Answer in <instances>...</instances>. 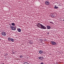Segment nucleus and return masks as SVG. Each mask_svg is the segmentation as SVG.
Segmentation results:
<instances>
[{
	"label": "nucleus",
	"instance_id": "8",
	"mask_svg": "<svg viewBox=\"0 0 64 64\" xmlns=\"http://www.w3.org/2000/svg\"><path fill=\"white\" fill-rule=\"evenodd\" d=\"M47 27L48 29H50V28H51V27H50V26H47Z\"/></svg>",
	"mask_w": 64,
	"mask_h": 64
},
{
	"label": "nucleus",
	"instance_id": "4",
	"mask_svg": "<svg viewBox=\"0 0 64 64\" xmlns=\"http://www.w3.org/2000/svg\"><path fill=\"white\" fill-rule=\"evenodd\" d=\"M50 43L53 45H56V43L55 42L52 41Z\"/></svg>",
	"mask_w": 64,
	"mask_h": 64
},
{
	"label": "nucleus",
	"instance_id": "21",
	"mask_svg": "<svg viewBox=\"0 0 64 64\" xmlns=\"http://www.w3.org/2000/svg\"><path fill=\"white\" fill-rule=\"evenodd\" d=\"M47 34H49V32H48Z\"/></svg>",
	"mask_w": 64,
	"mask_h": 64
},
{
	"label": "nucleus",
	"instance_id": "2",
	"mask_svg": "<svg viewBox=\"0 0 64 64\" xmlns=\"http://www.w3.org/2000/svg\"><path fill=\"white\" fill-rule=\"evenodd\" d=\"M50 16L53 18V17L55 18V17H56V14H50Z\"/></svg>",
	"mask_w": 64,
	"mask_h": 64
},
{
	"label": "nucleus",
	"instance_id": "20",
	"mask_svg": "<svg viewBox=\"0 0 64 64\" xmlns=\"http://www.w3.org/2000/svg\"><path fill=\"white\" fill-rule=\"evenodd\" d=\"M40 64H44L43 63V62H42Z\"/></svg>",
	"mask_w": 64,
	"mask_h": 64
},
{
	"label": "nucleus",
	"instance_id": "13",
	"mask_svg": "<svg viewBox=\"0 0 64 64\" xmlns=\"http://www.w3.org/2000/svg\"><path fill=\"white\" fill-rule=\"evenodd\" d=\"M58 7H57L56 6H55V7H54L55 9H58Z\"/></svg>",
	"mask_w": 64,
	"mask_h": 64
},
{
	"label": "nucleus",
	"instance_id": "15",
	"mask_svg": "<svg viewBox=\"0 0 64 64\" xmlns=\"http://www.w3.org/2000/svg\"><path fill=\"white\" fill-rule=\"evenodd\" d=\"M8 55V54H5V56H7Z\"/></svg>",
	"mask_w": 64,
	"mask_h": 64
},
{
	"label": "nucleus",
	"instance_id": "16",
	"mask_svg": "<svg viewBox=\"0 0 64 64\" xmlns=\"http://www.w3.org/2000/svg\"><path fill=\"white\" fill-rule=\"evenodd\" d=\"M42 57H39L38 58H39V59H41V58H42Z\"/></svg>",
	"mask_w": 64,
	"mask_h": 64
},
{
	"label": "nucleus",
	"instance_id": "17",
	"mask_svg": "<svg viewBox=\"0 0 64 64\" xmlns=\"http://www.w3.org/2000/svg\"><path fill=\"white\" fill-rule=\"evenodd\" d=\"M20 58H22L23 57V56H22H22H20Z\"/></svg>",
	"mask_w": 64,
	"mask_h": 64
},
{
	"label": "nucleus",
	"instance_id": "19",
	"mask_svg": "<svg viewBox=\"0 0 64 64\" xmlns=\"http://www.w3.org/2000/svg\"><path fill=\"white\" fill-rule=\"evenodd\" d=\"M50 22V23H51L52 24L53 23V22Z\"/></svg>",
	"mask_w": 64,
	"mask_h": 64
},
{
	"label": "nucleus",
	"instance_id": "10",
	"mask_svg": "<svg viewBox=\"0 0 64 64\" xmlns=\"http://www.w3.org/2000/svg\"><path fill=\"white\" fill-rule=\"evenodd\" d=\"M11 40L12 42H14V40L12 38H11Z\"/></svg>",
	"mask_w": 64,
	"mask_h": 64
},
{
	"label": "nucleus",
	"instance_id": "3",
	"mask_svg": "<svg viewBox=\"0 0 64 64\" xmlns=\"http://www.w3.org/2000/svg\"><path fill=\"white\" fill-rule=\"evenodd\" d=\"M10 28L12 30H16V27H15V26H11Z\"/></svg>",
	"mask_w": 64,
	"mask_h": 64
},
{
	"label": "nucleus",
	"instance_id": "6",
	"mask_svg": "<svg viewBox=\"0 0 64 64\" xmlns=\"http://www.w3.org/2000/svg\"><path fill=\"white\" fill-rule=\"evenodd\" d=\"M45 3L46 5H50V3H49V1H46L45 2Z\"/></svg>",
	"mask_w": 64,
	"mask_h": 64
},
{
	"label": "nucleus",
	"instance_id": "9",
	"mask_svg": "<svg viewBox=\"0 0 64 64\" xmlns=\"http://www.w3.org/2000/svg\"><path fill=\"white\" fill-rule=\"evenodd\" d=\"M39 53H40V54H42V53H43V51H40L39 52Z\"/></svg>",
	"mask_w": 64,
	"mask_h": 64
},
{
	"label": "nucleus",
	"instance_id": "1",
	"mask_svg": "<svg viewBox=\"0 0 64 64\" xmlns=\"http://www.w3.org/2000/svg\"><path fill=\"white\" fill-rule=\"evenodd\" d=\"M37 26L38 27L40 28L41 29H46V27L39 23H38Z\"/></svg>",
	"mask_w": 64,
	"mask_h": 64
},
{
	"label": "nucleus",
	"instance_id": "22",
	"mask_svg": "<svg viewBox=\"0 0 64 64\" xmlns=\"http://www.w3.org/2000/svg\"><path fill=\"white\" fill-rule=\"evenodd\" d=\"M4 64V63H2V64Z\"/></svg>",
	"mask_w": 64,
	"mask_h": 64
},
{
	"label": "nucleus",
	"instance_id": "11",
	"mask_svg": "<svg viewBox=\"0 0 64 64\" xmlns=\"http://www.w3.org/2000/svg\"><path fill=\"white\" fill-rule=\"evenodd\" d=\"M8 41H11V39L10 38H8Z\"/></svg>",
	"mask_w": 64,
	"mask_h": 64
},
{
	"label": "nucleus",
	"instance_id": "5",
	"mask_svg": "<svg viewBox=\"0 0 64 64\" xmlns=\"http://www.w3.org/2000/svg\"><path fill=\"white\" fill-rule=\"evenodd\" d=\"M6 33L5 32H3L2 33V35L3 36H6Z\"/></svg>",
	"mask_w": 64,
	"mask_h": 64
},
{
	"label": "nucleus",
	"instance_id": "12",
	"mask_svg": "<svg viewBox=\"0 0 64 64\" xmlns=\"http://www.w3.org/2000/svg\"><path fill=\"white\" fill-rule=\"evenodd\" d=\"M12 26H15V24L14 23H12Z\"/></svg>",
	"mask_w": 64,
	"mask_h": 64
},
{
	"label": "nucleus",
	"instance_id": "14",
	"mask_svg": "<svg viewBox=\"0 0 64 64\" xmlns=\"http://www.w3.org/2000/svg\"><path fill=\"white\" fill-rule=\"evenodd\" d=\"M24 64H29L28 62H25L24 63Z\"/></svg>",
	"mask_w": 64,
	"mask_h": 64
},
{
	"label": "nucleus",
	"instance_id": "7",
	"mask_svg": "<svg viewBox=\"0 0 64 64\" xmlns=\"http://www.w3.org/2000/svg\"><path fill=\"white\" fill-rule=\"evenodd\" d=\"M17 30L18 32H21V29L20 28H17Z\"/></svg>",
	"mask_w": 64,
	"mask_h": 64
},
{
	"label": "nucleus",
	"instance_id": "18",
	"mask_svg": "<svg viewBox=\"0 0 64 64\" xmlns=\"http://www.w3.org/2000/svg\"><path fill=\"white\" fill-rule=\"evenodd\" d=\"M30 44H33V43L30 42Z\"/></svg>",
	"mask_w": 64,
	"mask_h": 64
}]
</instances>
